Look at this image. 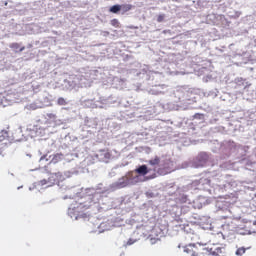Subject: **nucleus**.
<instances>
[{
    "mask_svg": "<svg viewBox=\"0 0 256 256\" xmlns=\"http://www.w3.org/2000/svg\"><path fill=\"white\" fill-rule=\"evenodd\" d=\"M122 13H128V11H131L133 9V5L131 4H122L120 5Z\"/></svg>",
    "mask_w": 256,
    "mask_h": 256,
    "instance_id": "nucleus-7",
    "label": "nucleus"
},
{
    "mask_svg": "<svg viewBox=\"0 0 256 256\" xmlns=\"http://www.w3.org/2000/svg\"><path fill=\"white\" fill-rule=\"evenodd\" d=\"M23 51H25V46L21 47L20 50H19L20 53L23 52Z\"/></svg>",
    "mask_w": 256,
    "mask_h": 256,
    "instance_id": "nucleus-22",
    "label": "nucleus"
},
{
    "mask_svg": "<svg viewBox=\"0 0 256 256\" xmlns=\"http://www.w3.org/2000/svg\"><path fill=\"white\" fill-rule=\"evenodd\" d=\"M128 185H130V182H129V178L127 176L120 178L118 180V182L116 183V187L118 189H123L125 187H128Z\"/></svg>",
    "mask_w": 256,
    "mask_h": 256,
    "instance_id": "nucleus-3",
    "label": "nucleus"
},
{
    "mask_svg": "<svg viewBox=\"0 0 256 256\" xmlns=\"http://www.w3.org/2000/svg\"><path fill=\"white\" fill-rule=\"evenodd\" d=\"M110 13H119V11H121V5L119 4H116V5H113L112 7H110L109 9Z\"/></svg>",
    "mask_w": 256,
    "mask_h": 256,
    "instance_id": "nucleus-9",
    "label": "nucleus"
},
{
    "mask_svg": "<svg viewBox=\"0 0 256 256\" xmlns=\"http://www.w3.org/2000/svg\"><path fill=\"white\" fill-rule=\"evenodd\" d=\"M135 171L138 173V175H142L143 177H145V175H147L150 170L147 165H141L140 167L136 168Z\"/></svg>",
    "mask_w": 256,
    "mask_h": 256,
    "instance_id": "nucleus-5",
    "label": "nucleus"
},
{
    "mask_svg": "<svg viewBox=\"0 0 256 256\" xmlns=\"http://www.w3.org/2000/svg\"><path fill=\"white\" fill-rule=\"evenodd\" d=\"M127 245H133V241H132V240H129V241L127 242Z\"/></svg>",
    "mask_w": 256,
    "mask_h": 256,
    "instance_id": "nucleus-24",
    "label": "nucleus"
},
{
    "mask_svg": "<svg viewBox=\"0 0 256 256\" xmlns=\"http://www.w3.org/2000/svg\"><path fill=\"white\" fill-rule=\"evenodd\" d=\"M63 159V155L62 154H55L51 160V163H53L54 165L59 163L60 161H62Z\"/></svg>",
    "mask_w": 256,
    "mask_h": 256,
    "instance_id": "nucleus-8",
    "label": "nucleus"
},
{
    "mask_svg": "<svg viewBox=\"0 0 256 256\" xmlns=\"http://www.w3.org/2000/svg\"><path fill=\"white\" fill-rule=\"evenodd\" d=\"M159 163H161V159L158 156L149 160V165H159Z\"/></svg>",
    "mask_w": 256,
    "mask_h": 256,
    "instance_id": "nucleus-12",
    "label": "nucleus"
},
{
    "mask_svg": "<svg viewBox=\"0 0 256 256\" xmlns=\"http://www.w3.org/2000/svg\"><path fill=\"white\" fill-rule=\"evenodd\" d=\"M57 103L58 105H67V100H65L63 97H60L58 98Z\"/></svg>",
    "mask_w": 256,
    "mask_h": 256,
    "instance_id": "nucleus-15",
    "label": "nucleus"
},
{
    "mask_svg": "<svg viewBox=\"0 0 256 256\" xmlns=\"http://www.w3.org/2000/svg\"><path fill=\"white\" fill-rule=\"evenodd\" d=\"M78 217H87V214H78Z\"/></svg>",
    "mask_w": 256,
    "mask_h": 256,
    "instance_id": "nucleus-23",
    "label": "nucleus"
},
{
    "mask_svg": "<svg viewBox=\"0 0 256 256\" xmlns=\"http://www.w3.org/2000/svg\"><path fill=\"white\" fill-rule=\"evenodd\" d=\"M155 177H157V174L154 173V174L146 177V181H149L150 179H155Z\"/></svg>",
    "mask_w": 256,
    "mask_h": 256,
    "instance_id": "nucleus-20",
    "label": "nucleus"
},
{
    "mask_svg": "<svg viewBox=\"0 0 256 256\" xmlns=\"http://www.w3.org/2000/svg\"><path fill=\"white\" fill-rule=\"evenodd\" d=\"M48 181L43 179L39 182V184L43 187L44 185H47Z\"/></svg>",
    "mask_w": 256,
    "mask_h": 256,
    "instance_id": "nucleus-21",
    "label": "nucleus"
},
{
    "mask_svg": "<svg viewBox=\"0 0 256 256\" xmlns=\"http://www.w3.org/2000/svg\"><path fill=\"white\" fill-rule=\"evenodd\" d=\"M163 21H165V14L158 15L157 22L158 23H163Z\"/></svg>",
    "mask_w": 256,
    "mask_h": 256,
    "instance_id": "nucleus-16",
    "label": "nucleus"
},
{
    "mask_svg": "<svg viewBox=\"0 0 256 256\" xmlns=\"http://www.w3.org/2000/svg\"><path fill=\"white\" fill-rule=\"evenodd\" d=\"M9 137V131L7 130H2L0 132V141H5Z\"/></svg>",
    "mask_w": 256,
    "mask_h": 256,
    "instance_id": "nucleus-10",
    "label": "nucleus"
},
{
    "mask_svg": "<svg viewBox=\"0 0 256 256\" xmlns=\"http://www.w3.org/2000/svg\"><path fill=\"white\" fill-rule=\"evenodd\" d=\"M203 249H206V247L201 246V244H199V247L196 244H188L184 247V253L189 256L205 255L206 250Z\"/></svg>",
    "mask_w": 256,
    "mask_h": 256,
    "instance_id": "nucleus-1",
    "label": "nucleus"
},
{
    "mask_svg": "<svg viewBox=\"0 0 256 256\" xmlns=\"http://www.w3.org/2000/svg\"><path fill=\"white\" fill-rule=\"evenodd\" d=\"M200 157H207V154H201Z\"/></svg>",
    "mask_w": 256,
    "mask_h": 256,
    "instance_id": "nucleus-25",
    "label": "nucleus"
},
{
    "mask_svg": "<svg viewBox=\"0 0 256 256\" xmlns=\"http://www.w3.org/2000/svg\"><path fill=\"white\" fill-rule=\"evenodd\" d=\"M162 169H163L164 173L171 172V169H173V161H171V159L164 160V162L162 164Z\"/></svg>",
    "mask_w": 256,
    "mask_h": 256,
    "instance_id": "nucleus-4",
    "label": "nucleus"
},
{
    "mask_svg": "<svg viewBox=\"0 0 256 256\" xmlns=\"http://www.w3.org/2000/svg\"><path fill=\"white\" fill-rule=\"evenodd\" d=\"M203 251H206L205 253H209L210 255H215V256H225L227 255V249L225 247H206L203 248Z\"/></svg>",
    "mask_w": 256,
    "mask_h": 256,
    "instance_id": "nucleus-2",
    "label": "nucleus"
},
{
    "mask_svg": "<svg viewBox=\"0 0 256 256\" xmlns=\"http://www.w3.org/2000/svg\"><path fill=\"white\" fill-rule=\"evenodd\" d=\"M44 158H45V156H42V157H41V161H43Z\"/></svg>",
    "mask_w": 256,
    "mask_h": 256,
    "instance_id": "nucleus-26",
    "label": "nucleus"
},
{
    "mask_svg": "<svg viewBox=\"0 0 256 256\" xmlns=\"http://www.w3.org/2000/svg\"><path fill=\"white\" fill-rule=\"evenodd\" d=\"M112 27H119V20L117 18H114L110 21Z\"/></svg>",
    "mask_w": 256,
    "mask_h": 256,
    "instance_id": "nucleus-14",
    "label": "nucleus"
},
{
    "mask_svg": "<svg viewBox=\"0 0 256 256\" xmlns=\"http://www.w3.org/2000/svg\"><path fill=\"white\" fill-rule=\"evenodd\" d=\"M247 251V248L245 247H240L236 250V255L237 256H243L245 255V252Z\"/></svg>",
    "mask_w": 256,
    "mask_h": 256,
    "instance_id": "nucleus-13",
    "label": "nucleus"
},
{
    "mask_svg": "<svg viewBox=\"0 0 256 256\" xmlns=\"http://www.w3.org/2000/svg\"><path fill=\"white\" fill-rule=\"evenodd\" d=\"M21 45L19 43H12L10 44V49H20Z\"/></svg>",
    "mask_w": 256,
    "mask_h": 256,
    "instance_id": "nucleus-17",
    "label": "nucleus"
},
{
    "mask_svg": "<svg viewBox=\"0 0 256 256\" xmlns=\"http://www.w3.org/2000/svg\"><path fill=\"white\" fill-rule=\"evenodd\" d=\"M194 119H203V114L196 113L193 116Z\"/></svg>",
    "mask_w": 256,
    "mask_h": 256,
    "instance_id": "nucleus-19",
    "label": "nucleus"
},
{
    "mask_svg": "<svg viewBox=\"0 0 256 256\" xmlns=\"http://www.w3.org/2000/svg\"><path fill=\"white\" fill-rule=\"evenodd\" d=\"M100 157L102 161H105L107 163V161L111 159V152L109 150H100Z\"/></svg>",
    "mask_w": 256,
    "mask_h": 256,
    "instance_id": "nucleus-6",
    "label": "nucleus"
},
{
    "mask_svg": "<svg viewBox=\"0 0 256 256\" xmlns=\"http://www.w3.org/2000/svg\"><path fill=\"white\" fill-rule=\"evenodd\" d=\"M51 115H53V114H49L48 117H51Z\"/></svg>",
    "mask_w": 256,
    "mask_h": 256,
    "instance_id": "nucleus-27",
    "label": "nucleus"
},
{
    "mask_svg": "<svg viewBox=\"0 0 256 256\" xmlns=\"http://www.w3.org/2000/svg\"><path fill=\"white\" fill-rule=\"evenodd\" d=\"M86 210H87V207H85V205L79 204L76 207L75 213H83V211H86Z\"/></svg>",
    "mask_w": 256,
    "mask_h": 256,
    "instance_id": "nucleus-11",
    "label": "nucleus"
},
{
    "mask_svg": "<svg viewBox=\"0 0 256 256\" xmlns=\"http://www.w3.org/2000/svg\"><path fill=\"white\" fill-rule=\"evenodd\" d=\"M0 155H1V150H0Z\"/></svg>",
    "mask_w": 256,
    "mask_h": 256,
    "instance_id": "nucleus-28",
    "label": "nucleus"
},
{
    "mask_svg": "<svg viewBox=\"0 0 256 256\" xmlns=\"http://www.w3.org/2000/svg\"><path fill=\"white\" fill-rule=\"evenodd\" d=\"M179 203H187V195H182L179 198Z\"/></svg>",
    "mask_w": 256,
    "mask_h": 256,
    "instance_id": "nucleus-18",
    "label": "nucleus"
}]
</instances>
